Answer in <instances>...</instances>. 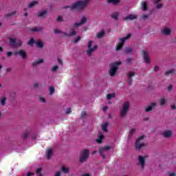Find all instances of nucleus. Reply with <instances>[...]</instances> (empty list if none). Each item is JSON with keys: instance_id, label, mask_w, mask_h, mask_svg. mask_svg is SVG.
Listing matches in <instances>:
<instances>
[{"instance_id": "obj_1", "label": "nucleus", "mask_w": 176, "mask_h": 176, "mask_svg": "<svg viewBox=\"0 0 176 176\" xmlns=\"http://www.w3.org/2000/svg\"><path fill=\"white\" fill-rule=\"evenodd\" d=\"M90 1L91 0H80L76 1L71 6V10L80 9V10H83V9L87 6V4L90 3Z\"/></svg>"}, {"instance_id": "obj_2", "label": "nucleus", "mask_w": 176, "mask_h": 176, "mask_svg": "<svg viewBox=\"0 0 176 176\" xmlns=\"http://www.w3.org/2000/svg\"><path fill=\"white\" fill-rule=\"evenodd\" d=\"M121 65L122 62L120 61H117L109 64L110 69L109 74L110 76H115V75H116V72H118V68L119 65Z\"/></svg>"}, {"instance_id": "obj_3", "label": "nucleus", "mask_w": 176, "mask_h": 176, "mask_svg": "<svg viewBox=\"0 0 176 176\" xmlns=\"http://www.w3.org/2000/svg\"><path fill=\"white\" fill-rule=\"evenodd\" d=\"M129 38H131V34H127V36L126 37L118 39L119 43L116 45V50L117 51L120 50L123 47V46L124 45V42H126V41H127V39H129Z\"/></svg>"}, {"instance_id": "obj_4", "label": "nucleus", "mask_w": 176, "mask_h": 176, "mask_svg": "<svg viewBox=\"0 0 176 176\" xmlns=\"http://www.w3.org/2000/svg\"><path fill=\"white\" fill-rule=\"evenodd\" d=\"M9 43L11 47H20V46L23 45V41H21V40L19 39L16 41V38H10Z\"/></svg>"}, {"instance_id": "obj_5", "label": "nucleus", "mask_w": 176, "mask_h": 176, "mask_svg": "<svg viewBox=\"0 0 176 176\" xmlns=\"http://www.w3.org/2000/svg\"><path fill=\"white\" fill-rule=\"evenodd\" d=\"M89 150L86 148L82 149V151L80 152V163H83L86 162L87 159H89Z\"/></svg>"}, {"instance_id": "obj_6", "label": "nucleus", "mask_w": 176, "mask_h": 176, "mask_svg": "<svg viewBox=\"0 0 176 176\" xmlns=\"http://www.w3.org/2000/svg\"><path fill=\"white\" fill-rule=\"evenodd\" d=\"M130 108V103L129 102H126L122 105V109L120 111V118H124L126 115H127V112H129V109Z\"/></svg>"}, {"instance_id": "obj_7", "label": "nucleus", "mask_w": 176, "mask_h": 176, "mask_svg": "<svg viewBox=\"0 0 176 176\" xmlns=\"http://www.w3.org/2000/svg\"><path fill=\"white\" fill-rule=\"evenodd\" d=\"M141 140H144V135L140 136L136 140L135 148L138 151H140L142 148L145 146V144L140 142Z\"/></svg>"}, {"instance_id": "obj_8", "label": "nucleus", "mask_w": 176, "mask_h": 176, "mask_svg": "<svg viewBox=\"0 0 176 176\" xmlns=\"http://www.w3.org/2000/svg\"><path fill=\"white\" fill-rule=\"evenodd\" d=\"M109 149H111L110 146H107L99 148V155L102 156V159H107V157L105 156V151H109Z\"/></svg>"}, {"instance_id": "obj_9", "label": "nucleus", "mask_w": 176, "mask_h": 176, "mask_svg": "<svg viewBox=\"0 0 176 176\" xmlns=\"http://www.w3.org/2000/svg\"><path fill=\"white\" fill-rule=\"evenodd\" d=\"M91 46H93V41H91L88 43V49L89 50L87 51V54H88V56H91V53H93L94 51L96 50V49H97V45H94L93 48H91Z\"/></svg>"}, {"instance_id": "obj_10", "label": "nucleus", "mask_w": 176, "mask_h": 176, "mask_svg": "<svg viewBox=\"0 0 176 176\" xmlns=\"http://www.w3.org/2000/svg\"><path fill=\"white\" fill-rule=\"evenodd\" d=\"M126 76H127L129 79V85L131 86L133 85V77L135 76V73L134 72H129L126 74Z\"/></svg>"}, {"instance_id": "obj_11", "label": "nucleus", "mask_w": 176, "mask_h": 176, "mask_svg": "<svg viewBox=\"0 0 176 176\" xmlns=\"http://www.w3.org/2000/svg\"><path fill=\"white\" fill-rule=\"evenodd\" d=\"M14 54V56L19 54V56L23 59L27 58V52L23 50H19V52H15Z\"/></svg>"}, {"instance_id": "obj_12", "label": "nucleus", "mask_w": 176, "mask_h": 176, "mask_svg": "<svg viewBox=\"0 0 176 176\" xmlns=\"http://www.w3.org/2000/svg\"><path fill=\"white\" fill-rule=\"evenodd\" d=\"M137 19H138V16L137 15L129 14L128 16L124 18V20L125 21H133V20H137Z\"/></svg>"}, {"instance_id": "obj_13", "label": "nucleus", "mask_w": 176, "mask_h": 176, "mask_svg": "<svg viewBox=\"0 0 176 176\" xmlns=\"http://www.w3.org/2000/svg\"><path fill=\"white\" fill-rule=\"evenodd\" d=\"M142 54L144 55V62L147 64H149L151 63V59L149 58V54L146 51H142Z\"/></svg>"}, {"instance_id": "obj_14", "label": "nucleus", "mask_w": 176, "mask_h": 176, "mask_svg": "<svg viewBox=\"0 0 176 176\" xmlns=\"http://www.w3.org/2000/svg\"><path fill=\"white\" fill-rule=\"evenodd\" d=\"M139 163L142 167V169L145 167V158L142 157V155H140L138 157Z\"/></svg>"}, {"instance_id": "obj_15", "label": "nucleus", "mask_w": 176, "mask_h": 176, "mask_svg": "<svg viewBox=\"0 0 176 176\" xmlns=\"http://www.w3.org/2000/svg\"><path fill=\"white\" fill-rule=\"evenodd\" d=\"M162 135L164 138H170L173 135V131L166 130L162 133Z\"/></svg>"}, {"instance_id": "obj_16", "label": "nucleus", "mask_w": 176, "mask_h": 176, "mask_svg": "<svg viewBox=\"0 0 176 176\" xmlns=\"http://www.w3.org/2000/svg\"><path fill=\"white\" fill-rule=\"evenodd\" d=\"M162 33L164 35H170V34H171V30H170V28H164L162 30H161Z\"/></svg>"}, {"instance_id": "obj_17", "label": "nucleus", "mask_w": 176, "mask_h": 176, "mask_svg": "<svg viewBox=\"0 0 176 176\" xmlns=\"http://www.w3.org/2000/svg\"><path fill=\"white\" fill-rule=\"evenodd\" d=\"M154 107H156V103L152 102L151 105H149L145 109V112H151V111L153 109Z\"/></svg>"}, {"instance_id": "obj_18", "label": "nucleus", "mask_w": 176, "mask_h": 176, "mask_svg": "<svg viewBox=\"0 0 176 176\" xmlns=\"http://www.w3.org/2000/svg\"><path fill=\"white\" fill-rule=\"evenodd\" d=\"M47 159H50L52 157V155H53V148H48L46 151Z\"/></svg>"}, {"instance_id": "obj_19", "label": "nucleus", "mask_w": 176, "mask_h": 176, "mask_svg": "<svg viewBox=\"0 0 176 176\" xmlns=\"http://www.w3.org/2000/svg\"><path fill=\"white\" fill-rule=\"evenodd\" d=\"M141 5L143 12H146V10H148V1H142L141 3Z\"/></svg>"}, {"instance_id": "obj_20", "label": "nucleus", "mask_w": 176, "mask_h": 176, "mask_svg": "<svg viewBox=\"0 0 176 176\" xmlns=\"http://www.w3.org/2000/svg\"><path fill=\"white\" fill-rule=\"evenodd\" d=\"M46 14H47V11L46 10H44L43 11L39 12L37 14L38 17L41 18V17H45V16H46Z\"/></svg>"}, {"instance_id": "obj_21", "label": "nucleus", "mask_w": 176, "mask_h": 176, "mask_svg": "<svg viewBox=\"0 0 176 176\" xmlns=\"http://www.w3.org/2000/svg\"><path fill=\"white\" fill-rule=\"evenodd\" d=\"M107 3H112L113 5H118L120 0H107Z\"/></svg>"}, {"instance_id": "obj_22", "label": "nucleus", "mask_w": 176, "mask_h": 176, "mask_svg": "<svg viewBox=\"0 0 176 176\" xmlns=\"http://www.w3.org/2000/svg\"><path fill=\"white\" fill-rule=\"evenodd\" d=\"M43 30V28L41 27H36L30 30L32 32H39Z\"/></svg>"}, {"instance_id": "obj_23", "label": "nucleus", "mask_w": 176, "mask_h": 176, "mask_svg": "<svg viewBox=\"0 0 176 176\" xmlns=\"http://www.w3.org/2000/svg\"><path fill=\"white\" fill-rule=\"evenodd\" d=\"M102 131H104L105 133H107L108 131V123L107 122H105L102 124Z\"/></svg>"}, {"instance_id": "obj_24", "label": "nucleus", "mask_w": 176, "mask_h": 176, "mask_svg": "<svg viewBox=\"0 0 176 176\" xmlns=\"http://www.w3.org/2000/svg\"><path fill=\"white\" fill-rule=\"evenodd\" d=\"M43 59H38L32 63V65L33 67H36V65H38V64H41V63H43Z\"/></svg>"}, {"instance_id": "obj_25", "label": "nucleus", "mask_w": 176, "mask_h": 176, "mask_svg": "<svg viewBox=\"0 0 176 176\" xmlns=\"http://www.w3.org/2000/svg\"><path fill=\"white\" fill-rule=\"evenodd\" d=\"M104 138V136L102 134H100V135L98 136V139L96 140V142H98V144H101Z\"/></svg>"}, {"instance_id": "obj_26", "label": "nucleus", "mask_w": 176, "mask_h": 176, "mask_svg": "<svg viewBox=\"0 0 176 176\" xmlns=\"http://www.w3.org/2000/svg\"><path fill=\"white\" fill-rule=\"evenodd\" d=\"M124 52L126 54H129V53H131V52H133V48H131L130 47H125Z\"/></svg>"}, {"instance_id": "obj_27", "label": "nucleus", "mask_w": 176, "mask_h": 176, "mask_svg": "<svg viewBox=\"0 0 176 176\" xmlns=\"http://www.w3.org/2000/svg\"><path fill=\"white\" fill-rule=\"evenodd\" d=\"M36 45L39 49H42V47H43V42H42V41H37Z\"/></svg>"}, {"instance_id": "obj_28", "label": "nucleus", "mask_w": 176, "mask_h": 176, "mask_svg": "<svg viewBox=\"0 0 176 176\" xmlns=\"http://www.w3.org/2000/svg\"><path fill=\"white\" fill-rule=\"evenodd\" d=\"M87 22V18L82 16L80 21V23L81 24V25H83V24H86Z\"/></svg>"}, {"instance_id": "obj_29", "label": "nucleus", "mask_w": 176, "mask_h": 176, "mask_svg": "<svg viewBox=\"0 0 176 176\" xmlns=\"http://www.w3.org/2000/svg\"><path fill=\"white\" fill-rule=\"evenodd\" d=\"M166 104V99L164 98H162L160 100V105H161V107H163V105H165Z\"/></svg>"}, {"instance_id": "obj_30", "label": "nucleus", "mask_w": 176, "mask_h": 176, "mask_svg": "<svg viewBox=\"0 0 176 176\" xmlns=\"http://www.w3.org/2000/svg\"><path fill=\"white\" fill-rule=\"evenodd\" d=\"M37 3H38V1H32V2L29 4L28 7H29V8H34V6H35V5H37Z\"/></svg>"}, {"instance_id": "obj_31", "label": "nucleus", "mask_w": 176, "mask_h": 176, "mask_svg": "<svg viewBox=\"0 0 176 176\" xmlns=\"http://www.w3.org/2000/svg\"><path fill=\"white\" fill-rule=\"evenodd\" d=\"M105 35V32L104 31H101L100 32L97 34V38H102Z\"/></svg>"}, {"instance_id": "obj_32", "label": "nucleus", "mask_w": 176, "mask_h": 176, "mask_svg": "<svg viewBox=\"0 0 176 176\" xmlns=\"http://www.w3.org/2000/svg\"><path fill=\"white\" fill-rule=\"evenodd\" d=\"M34 43H35V40L34 39V38H31L28 43V45H30V46H32Z\"/></svg>"}, {"instance_id": "obj_33", "label": "nucleus", "mask_w": 176, "mask_h": 176, "mask_svg": "<svg viewBox=\"0 0 176 176\" xmlns=\"http://www.w3.org/2000/svg\"><path fill=\"white\" fill-rule=\"evenodd\" d=\"M174 72H175L174 69H172L166 71L165 72V75H166V76H167V75H170V74H174Z\"/></svg>"}, {"instance_id": "obj_34", "label": "nucleus", "mask_w": 176, "mask_h": 176, "mask_svg": "<svg viewBox=\"0 0 176 176\" xmlns=\"http://www.w3.org/2000/svg\"><path fill=\"white\" fill-rule=\"evenodd\" d=\"M62 171L63 173H65L67 174V173H69V169L65 166H63Z\"/></svg>"}, {"instance_id": "obj_35", "label": "nucleus", "mask_w": 176, "mask_h": 176, "mask_svg": "<svg viewBox=\"0 0 176 176\" xmlns=\"http://www.w3.org/2000/svg\"><path fill=\"white\" fill-rule=\"evenodd\" d=\"M1 105L3 106L6 104V98H2L0 102Z\"/></svg>"}, {"instance_id": "obj_36", "label": "nucleus", "mask_w": 176, "mask_h": 176, "mask_svg": "<svg viewBox=\"0 0 176 176\" xmlns=\"http://www.w3.org/2000/svg\"><path fill=\"white\" fill-rule=\"evenodd\" d=\"M16 12L14 11L12 13H8L6 14V17H12V16H14V14H16Z\"/></svg>"}, {"instance_id": "obj_37", "label": "nucleus", "mask_w": 176, "mask_h": 176, "mask_svg": "<svg viewBox=\"0 0 176 176\" xmlns=\"http://www.w3.org/2000/svg\"><path fill=\"white\" fill-rule=\"evenodd\" d=\"M54 91H56V89H54V87H50V94H54Z\"/></svg>"}, {"instance_id": "obj_38", "label": "nucleus", "mask_w": 176, "mask_h": 176, "mask_svg": "<svg viewBox=\"0 0 176 176\" xmlns=\"http://www.w3.org/2000/svg\"><path fill=\"white\" fill-rule=\"evenodd\" d=\"M118 16H119V14L116 12L111 15V18L114 19V20H118Z\"/></svg>"}, {"instance_id": "obj_39", "label": "nucleus", "mask_w": 176, "mask_h": 176, "mask_svg": "<svg viewBox=\"0 0 176 176\" xmlns=\"http://www.w3.org/2000/svg\"><path fill=\"white\" fill-rule=\"evenodd\" d=\"M113 97H115V94H109L107 95V100H111Z\"/></svg>"}, {"instance_id": "obj_40", "label": "nucleus", "mask_w": 176, "mask_h": 176, "mask_svg": "<svg viewBox=\"0 0 176 176\" xmlns=\"http://www.w3.org/2000/svg\"><path fill=\"white\" fill-rule=\"evenodd\" d=\"M41 172H42V168H39L36 170V174H38V176H42V174H41Z\"/></svg>"}, {"instance_id": "obj_41", "label": "nucleus", "mask_w": 176, "mask_h": 176, "mask_svg": "<svg viewBox=\"0 0 176 176\" xmlns=\"http://www.w3.org/2000/svg\"><path fill=\"white\" fill-rule=\"evenodd\" d=\"M57 69H58V66H57V65H54L52 68V72H56V71H57Z\"/></svg>"}, {"instance_id": "obj_42", "label": "nucleus", "mask_w": 176, "mask_h": 176, "mask_svg": "<svg viewBox=\"0 0 176 176\" xmlns=\"http://www.w3.org/2000/svg\"><path fill=\"white\" fill-rule=\"evenodd\" d=\"M30 135V133L28 132V133H25L23 134V140H27L28 138V136Z\"/></svg>"}, {"instance_id": "obj_43", "label": "nucleus", "mask_w": 176, "mask_h": 176, "mask_svg": "<svg viewBox=\"0 0 176 176\" xmlns=\"http://www.w3.org/2000/svg\"><path fill=\"white\" fill-rule=\"evenodd\" d=\"M75 35H76V32L75 31H72L68 36V37H70V36H75Z\"/></svg>"}, {"instance_id": "obj_44", "label": "nucleus", "mask_w": 176, "mask_h": 176, "mask_svg": "<svg viewBox=\"0 0 176 176\" xmlns=\"http://www.w3.org/2000/svg\"><path fill=\"white\" fill-rule=\"evenodd\" d=\"M131 61H133V58H127V59L125 60V62H126V64H130V63H131Z\"/></svg>"}, {"instance_id": "obj_45", "label": "nucleus", "mask_w": 176, "mask_h": 176, "mask_svg": "<svg viewBox=\"0 0 176 176\" xmlns=\"http://www.w3.org/2000/svg\"><path fill=\"white\" fill-rule=\"evenodd\" d=\"M80 25H82L81 23H80V22H79V23H74V24H73V27H74V28L80 27Z\"/></svg>"}, {"instance_id": "obj_46", "label": "nucleus", "mask_w": 176, "mask_h": 176, "mask_svg": "<svg viewBox=\"0 0 176 176\" xmlns=\"http://www.w3.org/2000/svg\"><path fill=\"white\" fill-rule=\"evenodd\" d=\"M79 41H80V36H77V37L75 38L74 43H78V42H79Z\"/></svg>"}, {"instance_id": "obj_47", "label": "nucleus", "mask_w": 176, "mask_h": 176, "mask_svg": "<svg viewBox=\"0 0 176 176\" xmlns=\"http://www.w3.org/2000/svg\"><path fill=\"white\" fill-rule=\"evenodd\" d=\"M156 8H157V9H162V8H163V4L158 3V4H157Z\"/></svg>"}, {"instance_id": "obj_48", "label": "nucleus", "mask_w": 176, "mask_h": 176, "mask_svg": "<svg viewBox=\"0 0 176 176\" xmlns=\"http://www.w3.org/2000/svg\"><path fill=\"white\" fill-rule=\"evenodd\" d=\"M143 20H146V19H148V15L146 14H144L142 16Z\"/></svg>"}, {"instance_id": "obj_49", "label": "nucleus", "mask_w": 176, "mask_h": 176, "mask_svg": "<svg viewBox=\"0 0 176 176\" xmlns=\"http://www.w3.org/2000/svg\"><path fill=\"white\" fill-rule=\"evenodd\" d=\"M54 34H61V31H60V30H58V29H55V30H54Z\"/></svg>"}, {"instance_id": "obj_50", "label": "nucleus", "mask_w": 176, "mask_h": 176, "mask_svg": "<svg viewBox=\"0 0 176 176\" xmlns=\"http://www.w3.org/2000/svg\"><path fill=\"white\" fill-rule=\"evenodd\" d=\"M72 111L70 108L67 109V111L65 112L66 115H69V113H71Z\"/></svg>"}, {"instance_id": "obj_51", "label": "nucleus", "mask_w": 176, "mask_h": 176, "mask_svg": "<svg viewBox=\"0 0 176 176\" xmlns=\"http://www.w3.org/2000/svg\"><path fill=\"white\" fill-rule=\"evenodd\" d=\"M134 133H135V129H132L130 131V135H133V134H134Z\"/></svg>"}, {"instance_id": "obj_52", "label": "nucleus", "mask_w": 176, "mask_h": 176, "mask_svg": "<svg viewBox=\"0 0 176 176\" xmlns=\"http://www.w3.org/2000/svg\"><path fill=\"white\" fill-rule=\"evenodd\" d=\"M57 21H60V22L63 21V16H58Z\"/></svg>"}, {"instance_id": "obj_53", "label": "nucleus", "mask_w": 176, "mask_h": 176, "mask_svg": "<svg viewBox=\"0 0 176 176\" xmlns=\"http://www.w3.org/2000/svg\"><path fill=\"white\" fill-rule=\"evenodd\" d=\"M159 67H157V66H155L154 67V69H153V71L155 72H157V71H159Z\"/></svg>"}, {"instance_id": "obj_54", "label": "nucleus", "mask_w": 176, "mask_h": 176, "mask_svg": "<svg viewBox=\"0 0 176 176\" xmlns=\"http://www.w3.org/2000/svg\"><path fill=\"white\" fill-rule=\"evenodd\" d=\"M86 115H87V113H86V111H82L81 113V116L82 118H85V116H86Z\"/></svg>"}, {"instance_id": "obj_55", "label": "nucleus", "mask_w": 176, "mask_h": 176, "mask_svg": "<svg viewBox=\"0 0 176 176\" xmlns=\"http://www.w3.org/2000/svg\"><path fill=\"white\" fill-rule=\"evenodd\" d=\"M171 90H173V85H169L168 87V91H171Z\"/></svg>"}, {"instance_id": "obj_56", "label": "nucleus", "mask_w": 176, "mask_h": 176, "mask_svg": "<svg viewBox=\"0 0 176 176\" xmlns=\"http://www.w3.org/2000/svg\"><path fill=\"white\" fill-rule=\"evenodd\" d=\"M12 55H13L12 52H7V56L8 57H10V56H12Z\"/></svg>"}, {"instance_id": "obj_57", "label": "nucleus", "mask_w": 176, "mask_h": 176, "mask_svg": "<svg viewBox=\"0 0 176 176\" xmlns=\"http://www.w3.org/2000/svg\"><path fill=\"white\" fill-rule=\"evenodd\" d=\"M33 87L35 88V89H38V87H39V85H38V83H34L33 85Z\"/></svg>"}, {"instance_id": "obj_58", "label": "nucleus", "mask_w": 176, "mask_h": 176, "mask_svg": "<svg viewBox=\"0 0 176 176\" xmlns=\"http://www.w3.org/2000/svg\"><path fill=\"white\" fill-rule=\"evenodd\" d=\"M40 101H41L42 102H46V100H45V98H40Z\"/></svg>"}, {"instance_id": "obj_59", "label": "nucleus", "mask_w": 176, "mask_h": 176, "mask_svg": "<svg viewBox=\"0 0 176 176\" xmlns=\"http://www.w3.org/2000/svg\"><path fill=\"white\" fill-rule=\"evenodd\" d=\"M170 108H171V109H176L175 104H171Z\"/></svg>"}, {"instance_id": "obj_60", "label": "nucleus", "mask_w": 176, "mask_h": 176, "mask_svg": "<svg viewBox=\"0 0 176 176\" xmlns=\"http://www.w3.org/2000/svg\"><path fill=\"white\" fill-rule=\"evenodd\" d=\"M54 176H61V173L60 172H56Z\"/></svg>"}, {"instance_id": "obj_61", "label": "nucleus", "mask_w": 176, "mask_h": 176, "mask_svg": "<svg viewBox=\"0 0 176 176\" xmlns=\"http://www.w3.org/2000/svg\"><path fill=\"white\" fill-rule=\"evenodd\" d=\"M60 33L63 34V35H65V36H68V35H69V34H67V32H60Z\"/></svg>"}, {"instance_id": "obj_62", "label": "nucleus", "mask_w": 176, "mask_h": 176, "mask_svg": "<svg viewBox=\"0 0 176 176\" xmlns=\"http://www.w3.org/2000/svg\"><path fill=\"white\" fill-rule=\"evenodd\" d=\"M58 63H59L60 65H63V60L61 59H58Z\"/></svg>"}, {"instance_id": "obj_63", "label": "nucleus", "mask_w": 176, "mask_h": 176, "mask_svg": "<svg viewBox=\"0 0 176 176\" xmlns=\"http://www.w3.org/2000/svg\"><path fill=\"white\" fill-rule=\"evenodd\" d=\"M31 175H34V173H30V172H28V173H27V176H31Z\"/></svg>"}, {"instance_id": "obj_64", "label": "nucleus", "mask_w": 176, "mask_h": 176, "mask_svg": "<svg viewBox=\"0 0 176 176\" xmlns=\"http://www.w3.org/2000/svg\"><path fill=\"white\" fill-rule=\"evenodd\" d=\"M169 176H176L175 173H172L169 175Z\"/></svg>"}]
</instances>
